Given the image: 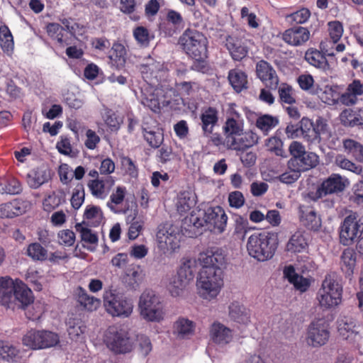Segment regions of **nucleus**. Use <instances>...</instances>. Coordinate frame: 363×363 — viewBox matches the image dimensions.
<instances>
[{
    "mask_svg": "<svg viewBox=\"0 0 363 363\" xmlns=\"http://www.w3.org/2000/svg\"><path fill=\"white\" fill-rule=\"evenodd\" d=\"M33 301L32 291L21 280L0 277V303L14 310L28 306Z\"/></svg>",
    "mask_w": 363,
    "mask_h": 363,
    "instance_id": "1",
    "label": "nucleus"
},
{
    "mask_svg": "<svg viewBox=\"0 0 363 363\" xmlns=\"http://www.w3.org/2000/svg\"><path fill=\"white\" fill-rule=\"evenodd\" d=\"M228 216L219 206L209 207L206 210L193 211L189 216L182 220L184 228L188 226L196 229L205 227L216 233H223L226 227Z\"/></svg>",
    "mask_w": 363,
    "mask_h": 363,
    "instance_id": "2",
    "label": "nucleus"
},
{
    "mask_svg": "<svg viewBox=\"0 0 363 363\" xmlns=\"http://www.w3.org/2000/svg\"><path fill=\"white\" fill-rule=\"evenodd\" d=\"M277 235L269 232L251 235L247 242L248 254L259 262L271 259L277 248Z\"/></svg>",
    "mask_w": 363,
    "mask_h": 363,
    "instance_id": "3",
    "label": "nucleus"
},
{
    "mask_svg": "<svg viewBox=\"0 0 363 363\" xmlns=\"http://www.w3.org/2000/svg\"><path fill=\"white\" fill-rule=\"evenodd\" d=\"M179 45L189 58H201L208 53V40L201 31L186 28L179 38Z\"/></svg>",
    "mask_w": 363,
    "mask_h": 363,
    "instance_id": "4",
    "label": "nucleus"
},
{
    "mask_svg": "<svg viewBox=\"0 0 363 363\" xmlns=\"http://www.w3.org/2000/svg\"><path fill=\"white\" fill-rule=\"evenodd\" d=\"M342 296L341 285L330 274H326L316 296L320 307L324 311L332 309L341 303Z\"/></svg>",
    "mask_w": 363,
    "mask_h": 363,
    "instance_id": "5",
    "label": "nucleus"
},
{
    "mask_svg": "<svg viewBox=\"0 0 363 363\" xmlns=\"http://www.w3.org/2000/svg\"><path fill=\"white\" fill-rule=\"evenodd\" d=\"M199 294L204 298L218 296L223 286V272L221 268L202 269L198 280Z\"/></svg>",
    "mask_w": 363,
    "mask_h": 363,
    "instance_id": "6",
    "label": "nucleus"
},
{
    "mask_svg": "<svg viewBox=\"0 0 363 363\" xmlns=\"http://www.w3.org/2000/svg\"><path fill=\"white\" fill-rule=\"evenodd\" d=\"M138 306L140 315L146 321L159 323L164 319L163 304L154 291H144L140 296Z\"/></svg>",
    "mask_w": 363,
    "mask_h": 363,
    "instance_id": "7",
    "label": "nucleus"
},
{
    "mask_svg": "<svg viewBox=\"0 0 363 363\" xmlns=\"http://www.w3.org/2000/svg\"><path fill=\"white\" fill-rule=\"evenodd\" d=\"M22 342L32 350H42L56 346L60 337L57 333L49 330H31L23 336Z\"/></svg>",
    "mask_w": 363,
    "mask_h": 363,
    "instance_id": "8",
    "label": "nucleus"
},
{
    "mask_svg": "<svg viewBox=\"0 0 363 363\" xmlns=\"http://www.w3.org/2000/svg\"><path fill=\"white\" fill-rule=\"evenodd\" d=\"M363 232V218H358L357 213L347 216L340 227V242L345 246L352 245Z\"/></svg>",
    "mask_w": 363,
    "mask_h": 363,
    "instance_id": "9",
    "label": "nucleus"
},
{
    "mask_svg": "<svg viewBox=\"0 0 363 363\" xmlns=\"http://www.w3.org/2000/svg\"><path fill=\"white\" fill-rule=\"evenodd\" d=\"M301 136L309 143L318 144L321 142L322 136L328 135V125L322 117H318L315 122L303 117L301 120Z\"/></svg>",
    "mask_w": 363,
    "mask_h": 363,
    "instance_id": "10",
    "label": "nucleus"
},
{
    "mask_svg": "<svg viewBox=\"0 0 363 363\" xmlns=\"http://www.w3.org/2000/svg\"><path fill=\"white\" fill-rule=\"evenodd\" d=\"M158 247L164 254L172 253L180 246V233L177 227L166 224L159 228L157 233Z\"/></svg>",
    "mask_w": 363,
    "mask_h": 363,
    "instance_id": "11",
    "label": "nucleus"
},
{
    "mask_svg": "<svg viewBox=\"0 0 363 363\" xmlns=\"http://www.w3.org/2000/svg\"><path fill=\"white\" fill-rule=\"evenodd\" d=\"M328 323L323 319L312 321L308 328L306 341L313 347L324 345L329 339Z\"/></svg>",
    "mask_w": 363,
    "mask_h": 363,
    "instance_id": "12",
    "label": "nucleus"
},
{
    "mask_svg": "<svg viewBox=\"0 0 363 363\" xmlns=\"http://www.w3.org/2000/svg\"><path fill=\"white\" fill-rule=\"evenodd\" d=\"M198 261L202 269L221 268L226 263V255L222 248L211 247L199 253Z\"/></svg>",
    "mask_w": 363,
    "mask_h": 363,
    "instance_id": "13",
    "label": "nucleus"
},
{
    "mask_svg": "<svg viewBox=\"0 0 363 363\" xmlns=\"http://www.w3.org/2000/svg\"><path fill=\"white\" fill-rule=\"evenodd\" d=\"M184 26V20L182 14L173 9H169L164 21L159 24V30L165 36L172 37L180 32Z\"/></svg>",
    "mask_w": 363,
    "mask_h": 363,
    "instance_id": "14",
    "label": "nucleus"
},
{
    "mask_svg": "<svg viewBox=\"0 0 363 363\" xmlns=\"http://www.w3.org/2000/svg\"><path fill=\"white\" fill-rule=\"evenodd\" d=\"M256 74L266 88L272 90L277 89L279 78L276 70L268 62L262 60L257 62Z\"/></svg>",
    "mask_w": 363,
    "mask_h": 363,
    "instance_id": "15",
    "label": "nucleus"
},
{
    "mask_svg": "<svg viewBox=\"0 0 363 363\" xmlns=\"http://www.w3.org/2000/svg\"><path fill=\"white\" fill-rule=\"evenodd\" d=\"M223 130L225 136H226L228 146L231 140L241 135L244 130V120L242 116L235 110L228 112Z\"/></svg>",
    "mask_w": 363,
    "mask_h": 363,
    "instance_id": "16",
    "label": "nucleus"
},
{
    "mask_svg": "<svg viewBox=\"0 0 363 363\" xmlns=\"http://www.w3.org/2000/svg\"><path fill=\"white\" fill-rule=\"evenodd\" d=\"M134 347V340L130 333L128 323H123L116 328L115 331V354H126L130 352Z\"/></svg>",
    "mask_w": 363,
    "mask_h": 363,
    "instance_id": "17",
    "label": "nucleus"
},
{
    "mask_svg": "<svg viewBox=\"0 0 363 363\" xmlns=\"http://www.w3.org/2000/svg\"><path fill=\"white\" fill-rule=\"evenodd\" d=\"M345 188V184L342 177L337 174H332L317 189L315 199L322 198L328 194L341 192Z\"/></svg>",
    "mask_w": 363,
    "mask_h": 363,
    "instance_id": "18",
    "label": "nucleus"
},
{
    "mask_svg": "<svg viewBox=\"0 0 363 363\" xmlns=\"http://www.w3.org/2000/svg\"><path fill=\"white\" fill-rule=\"evenodd\" d=\"M337 331L345 340H352L359 333L361 325L352 315H340L337 319Z\"/></svg>",
    "mask_w": 363,
    "mask_h": 363,
    "instance_id": "19",
    "label": "nucleus"
},
{
    "mask_svg": "<svg viewBox=\"0 0 363 363\" xmlns=\"http://www.w3.org/2000/svg\"><path fill=\"white\" fill-rule=\"evenodd\" d=\"M200 120L203 135L208 137L218 124L219 111L217 108L213 106L203 108L200 114Z\"/></svg>",
    "mask_w": 363,
    "mask_h": 363,
    "instance_id": "20",
    "label": "nucleus"
},
{
    "mask_svg": "<svg viewBox=\"0 0 363 363\" xmlns=\"http://www.w3.org/2000/svg\"><path fill=\"white\" fill-rule=\"evenodd\" d=\"M301 223L309 230L318 231L321 227L320 217L317 214L314 208L308 206H300Z\"/></svg>",
    "mask_w": 363,
    "mask_h": 363,
    "instance_id": "21",
    "label": "nucleus"
},
{
    "mask_svg": "<svg viewBox=\"0 0 363 363\" xmlns=\"http://www.w3.org/2000/svg\"><path fill=\"white\" fill-rule=\"evenodd\" d=\"M309 30L303 27H294L286 30L282 34L283 40L293 46H299L308 40Z\"/></svg>",
    "mask_w": 363,
    "mask_h": 363,
    "instance_id": "22",
    "label": "nucleus"
},
{
    "mask_svg": "<svg viewBox=\"0 0 363 363\" xmlns=\"http://www.w3.org/2000/svg\"><path fill=\"white\" fill-rule=\"evenodd\" d=\"M225 48L235 61H241L248 54V48L242 40L235 36L228 35L225 38Z\"/></svg>",
    "mask_w": 363,
    "mask_h": 363,
    "instance_id": "23",
    "label": "nucleus"
},
{
    "mask_svg": "<svg viewBox=\"0 0 363 363\" xmlns=\"http://www.w3.org/2000/svg\"><path fill=\"white\" fill-rule=\"evenodd\" d=\"M144 274L139 266L131 265L128 267L121 279L123 285L128 289L136 290L143 281Z\"/></svg>",
    "mask_w": 363,
    "mask_h": 363,
    "instance_id": "24",
    "label": "nucleus"
},
{
    "mask_svg": "<svg viewBox=\"0 0 363 363\" xmlns=\"http://www.w3.org/2000/svg\"><path fill=\"white\" fill-rule=\"evenodd\" d=\"M258 140L257 134L252 130L242 132L241 135L230 140L227 148L234 150H244L256 145Z\"/></svg>",
    "mask_w": 363,
    "mask_h": 363,
    "instance_id": "25",
    "label": "nucleus"
},
{
    "mask_svg": "<svg viewBox=\"0 0 363 363\" xmlns=\"http://www.w3.org/2000/svg\"><path fill=\"white\" fill-rule=\"evenodd\" d=\"M194 263V260L186 259L181 265L177 272V280L174 281L177 288L182 289L193 280L196 267Z\"/></svg>",
    "mask_w": 363,
    "mask_h": 363,
    "instance_id": "26",
    "label": "nucleus"
},
{
    "mask_svg": "<svg viewBox=\"0 0 363 363\" xmlns=\"http://www.w3.org/2000/svg\"><path fill=\"white\" fill-rule=\"evenodd\" d=\"M318 162V156L311 152H305L300 157L289 160V166L297 169L301 172L315 167Z\"/></svg>",
    "mask_w": 363,
    "mask_h": 363,
    "instance_id": "27",
    "label": "nucleus"
},
{
    "mask_svg": "<svg viewBox=\"0 0 363 363\" xmlns=\"http://www.w3.org/2000/svg\"><path fill=\"white\" fill-rule=\"evenodd\" d=\"M210 335L213 342L218 345H226L233 339L232 330L218 322L212 324Z\"/></svg>",
    "mask_w": 363,
    "mask_h": 363,
    "instance_id": "28",
    "label": "nucleus"
},
{
    "mask_svg": "<svg viewBox=\"0 0 363 363\" xmlns=\"http://www.w3.org/2000/svg\"><path fill=\"white\" fill-rule=\"evenodd\" d=\"M340 119L346 127H354L363 125V108H346L343 110Z\"/></svg>",
    "mask_w": 363,
    "mask_h": 363,
    "instance_id": "29",
    "label": "nucleus"
},
{
    "mask_svg": "<svg viewBox=\"0 0 363 363\" xmlns=\"http://www.w3.org/2000/svg\"><path fill=\"white\" fill-rule=\"evenodd\" d=\"M230 318L240 325H247L250 322V313L248 309L238 302L232 303L228 307Z\"/></svg>",
    "mask_w": 363,
    "mask_h": 363,
    "instance_id": "30",
    "label": "nucleus"
},
{
    "mask_svg": "<svg viewBox=\"0 0 363 363\" xmlns=\"http://www.w3.org/2000/svg\"><path fill=\"white\" fill-rule=\"evenodd\" d=\"M305 60L316 68L325 71L329 64L325 54L315 48H309L305 53Z\"/></svg>",
    "mask_w": 363,
    "mask_h": 363,
    "instance_id": "31",
    "label": "nucleus"
},
{
    "mask_svg": "<svg viewBox=\"0 0 363 363\" xmlns=\"http://www.w3.org/2000/svg\"><path fill=\"white\" fill-rule=\"evenodd\" d=\"M228 79L237 93L247 89V76L243 71L238 69H230L228 72Z\"/></svg>",
    "mask_w": 363,
    "mask_h": 363,
    "instance_id": "32",
    "label": "nucleus"
},
{
    "mask_svg": "<svg viewBox=\"0 0 363 363\" xmlns=\"http://www.w3.org/2000/svg\"><path fill=\"white\" fill-rule=\"evenodd\" d=\"M196 324L194 321L179 317L174 323V333L180 338H186L194 333Z\"/></svg>",
    "mask_w": 363,
    "mask_h": 363,
    "instance_id": "33",
    "label": "nucleus"
},
{
    "mask_svg": "<svg viewBox=\"0 0 363 363\" xmlns=\"http://www.w3.org/2000/svg\"><path fill=\"white\" fill-rule=\"evenodd\" d=\"M308 247V240L303 232L296 231L286 244L288 252L297 253L305 251Z\"/></svg>",
    "mask_w": 363,
    "mask_h": 363,
    "instance_id": "34",
    "label": "nucleus"
},
{
    "mask_svg": "<svg viewBox=\"0 0 363 363\" xmlns=\"http://www.w3.org/2000/svg\"><path fill=\"white\" fill-rule=\"evenodd\" d=\"M77 295L79 303L87 311H95L101 304L99 299L89 295L82 287L79 286L77 289Z\"/></svg>",
    "mask_w": 363,
    "mask_h": 363,
    "instance_id": "35",
    "label": "nucleus"
},
{
    "mask_svg": "<svg viewBox=\"0 0 363 363\" xmlns=\"http://www.w3.org/2000/svg\"><path fill=\"white\" fill-rule=\"evenodd\" d=\"M195 205L192 194L187 191H182L177 196L176 202L177 211L180 215L187 213Z\"/></svg>",
    "mask_w": 363,
    "mask_h": 363,
    "instance_id": "36",
    "label": "nucleus"
},
{
    "mask_svg": "<svg viewBox=\"0 0 363 363\" xmlns=\"http://www.w3.org/2000/svg\"><path fill=\"white\" fill-rule=\"evenodd\" d=\"M133 304L131 299L115 294V316L127 318L133 312Z\"/></svg>",
    "mask_w": 363,
    "mask_h": 363,
    "instance_id": "37",
    "label": "nucleus"
},
{
    "mask_svg": "<svg viewBox=\"0 0 363 363\" xmlns=\"http://www.w3.org/2000/svg\"><path fill=\"white\" fill-rule=\"evenodd\" d=\"M23 190L21 182L14 177H7L0 179V194L16 195Z\"/></svg>",
    "mask_w": 363,
    "mask_h": 363,
    "instance_id": "38",
    "label": "nucleus"
},
{
    "mask_svg": "<svg viewBox=\"0 0 363 363\" xmlns=\"http://www.w3.org/2000/svg\"><path fill=\"white\" fill-rule=\"evenodd\" d=\"M120 171L124 176L131 179H136L138 177V167L135 161L127 156L120 157Z\"/></svg>",
    "mask_w": 363,
    "mask_h": 363,
    "instance_id": "39",
    "label": "nucleus"
},
{
    "mask_svg": "<svg viewBox=\"0 0 363 363\" xmlns=\"http://www.w3.org/2000/svg\"><path fill=\"white\" fill-rule=\"evenodd\" d=\"M87 186L91 194L94 197L101 199H106L111 189V185H108L104 181L99 179L90 180Z\"/></svg>",
    "mask_w": 363,
    "mask_h": 363,
    "instance_id": "40",
    "label": "nucleus"
},
{
    "mask_svg": "<svg viewBox=\"0 0 363 363\" xmlns=\"http://www.w3.org/2000/svg\"><path fill=\"white\" fill-rule=\"evenodd\" d=\"M279 124V119L276 116L265 114L259 116L256 120V126L264 135L274 128Z\"/></svg>",
    "mask_w": 363,
    "mask_h": 363,
    "instance_id": "41",
    "label": "nucleus"
},
{
    "mask_svg": "<svg viewBox=\"0 0 363 363\" xmlns=\"http://www.w3.org/2000/svg\"><path fill=\"white\" fill-rule=\"evenodd\" d=\"M279 94V101L281 104L293 105L296 104V100L294 91L291 85L287 83L279 84L277 89Z\"/></svg>",
    "mask_w": 363,
    "mask_h": 363,
    "instance_id": "42",
    "label": "nucleus"
},
{
    "mask_svg": "<svg viewBox=\"0 0 363 363\" xmlns=\"http://www.w3.org/2000/svg\"><path fill=\"white\" fill-rule=\"evenodd\" d=\"M343 147L348 155H352L357 162H363V145L352 139L343 140Z\"/></svg>",
    "mask_w": 363,
    "mask_h": 363,
    "instance_id": "43",
    "label": "nucleus"
},
{
    "mask_svg": "<svg viewBox=\"0 0 363 363\" xmlns=\"http://www.w3.org/2000/svg\"><path fill=\"white\" fill-rule=\"evenodd\" d=\"M102 220L101 208L96 206H87L84 213L83 223H87L94 226L99 225Z\"/></svg>",
    "mask_w": 363,
    "mask_h": 363,
    "instance_id": "44",
    "label": "nucleus"
},
{
    "mask_svg": "<svg viewBox=\"0 0 363 363\" xmlns=\"http://www.w3.org/2000/svg\"><path fill=\"white\" fill-rule=\"evenodd\" d=\"M0 45L4 52L11 53L13 49L14 43L13 35L8 26H0Z\"/></svg>",
    "mask_w": 363,
    "mask_h": 363,
    "instance_id": "45",
    "label": "nucleus"
},
{
    "mask_svg": "<svg viewBox=\"0 0 363 363\" xmlns=\"http://www.w3.org/2000/svg\"><path fill=\"white\" fill-rule=\"evenodd\" d=\"M48 180L45 171L41 169H33L28 174V184L33 189L38 188Z\"/></svg>",
    "mask_w": 363,
    "mask_h": 363,
    "instance_id": "46",
    "label": "nucleus"
},
{
    "mask_svg": "<svg viewBox=\"0 0 363 363\" xmlns=\"http://www.w3.org/2000/svg\"><path fill=\"white\" fill-rule=\"evenodd\" d=\"M342 262V270H345L348 274L353 273V269L356 264V253L351 248L345 249L341 255Z\"/></svg>",
    "mask_w": 363,
    "mask_h": 363,
    "instance_id": "47",
    "label": "nucleus"
},
{
    "mask_svg": "<svg viewBox=\"0 0 363 363\" xmlns=\"http://www.w3.org/2000/svg\"><path fill=\"white\" fill-rule=\"evenodd\" d=\"M265 146L269 151L274 153L277 156H285V151L283 149V142L278 135V130L274 136L265 140Z\"/></svg>",
    "mask_w": 363,
    "mask_h": 363,
    "instance_id": "48",
    "label": "nucleus"
},
{
    "mask_svg": "<svg viewBox=\"0 0 363 363\" xmlns=\"http://www.w3.org/2000/svg\"><path fill=\"white\" fill-rule=\"evenodd\" d=\"M64 28L56 23H48L46 26V31L48 35L54 40H56L61 46L69 45V43L63 39L62 30Z\"/></svg>",
    "mask_w": 363,
    "mask_h": 363,
    "instance_id": "49",
    "label": "nucleus"
},
{
    "mask_svg": "<svg viewBox=\"0 0 363 363\" xmlns=\"http://www.w3.org/2000/svg\"><path fill=\"white\" fill-rule=\"evenodd\" d=\"M234 227V235L242 240L245 239L247 233L250 230L247 219L241 216H236Z\"/></svg>",
    "mask_w": 363,
    "mask_h": 363,
    "instance_id": "50",
    "label": "nucleus"
},
{
    "mask_svg": "<svg viewBox=\"0 0 363 363\" xmlns=\"http://www.w3.org/2000/svg\"><path fill=\"white\" fill-rule=\"evenodd\" d=\"M27 255L34 260H45L48 257V251L38 242L31 243L28 246Z\"/></svg>",
    "mask_w": 363,
    "mask_h": 363,
    "instance_id": "51",
    "label": "nucleus"
},
{
    "mask_svg": "<svg viewBox=\"0 0 363 363\" xmlns=\"http://www.w3.org/2000/svg\"><path fill=\"white\" fill-rule=\"evenodd\" d=\"M335 164L340 168L350 171L357 174H360L362 172L361 165L356 164L343 155H337L335 157Z\"/></svg>",
    "mask_w": 363,
    "mask_h": 363,
    "instance_id": "52",
    "label": "nucleus"
},
{
    "mask_svg": "<svg viewBox=\"0 0 363 363\" xmlns=\"http://www.w3.org/2000/svg\"><path fill=\"white\" fill-rule=\"evenodd\" d=\"M18 350L8 342H0V357L8 362L15 361Z\"/></svg>",
    "mask_w": 363,
    "mask_h": 363,
    "instance_id": "53",
    "label": "nucleus"
},
{
    "mask_svg": "<svg viewBox=\"0 0 363 363\" xmlns=\"http://www.w3.org/2000/svg\"><path fill=\"white\" fill-rule=\"evenodd\" d=\"M84 187L82 183H78L73 189L71 204L74 209H79L84 201Z\"/></svg>",
    "mask_w": 363,
    "mask_h": 363,
    "instance_id": "54",
    "label": "nucleus"
},
{
    "mask_svg": "<svg viewBox=\"0 0 363 363\" xmlns=\"http://www.w3.org/2000/svg\"><path fill=\"white\" fill-rule=\"evenodd\" d=\"M137 345L139 353L143 356H147L152 350V344L150 337L145 335H137Z\"/></svg>",
    "mask_w": 363,
    "mask_h": 363,
    "instance_id": "55",
    "label": "nucleus"
},
{
    "mask_svg": "<svg viewBox=\"0 0 363 363\" xmlns=\"http://www.w3.org/2000/svg\"><path fill=\"white\" fill-rule=\"evenodd\" d=\"M310 16L311 11L309 9L306 8H302L298 11L289 15L287 18L291 23L303 24L308 20Z\"/></svg>",
    "mask_w": 363,
    "mask_h": 363,
    "instance_id": "56",
    "label": "nucleus"
},
{
    "mask_svg": "<svg viewBox=\"0 0 363 363\" xmlns=\"http://www.w3.org/2000/svg\"><path fill=\"white\" fill-rule=\"evenodd\" d=\"M328 33L330 38L334 43H337L343 33L342 24L337 21L328 23Z\"/></svg>",
    "mask_w": 363,
    "mask_h": 363,
    "instance_id": "57",
    "label": "nucleus"
},
{
    "mask_svg": "<svg viewBox=\"0 0 363 363\" xmlns=\"http://www.w3.org/2000/svg\"><path fill=\"white\" fill-rule=\"evenodd\" d=\"M143 135L145 140L152 147H160L163 141V135L155 131H147L143 128Z\"/></svg>",
    "mask_w": 363,
    "mask_h": 363,
    "instance_id": "58",
    "label": "nucleus"
},
{
    "mask_svg": "<svg viewBox=\"0 0 363 363\" xmlns=\"http://www.w3.org/2000/svg\"><path fill=\"white\" fill-rule=\"evenodd\" d=\"M126 62V49L119 43H115V67L123 68Z\"/></svg>",
    "mask_w": 363,
    "mask_h": 363,
    "instance_id": "59",
    "label": "nucleus"
},
{
    "mask_svg": "<svg viewBox=\"0 0 363 363\" xmlns=\"http://www.w3.org/2000/svg\"><path fill=\"white\" fill-rule=\"evenodd\" d=\"M301 176V172L297 169L292 168L288 164V169L279 175V179L282 183L287 184L295 182Z\"/></svg>",
    "mask_w": 363,
    "mask_h": 363,
    "instance_id": "60",
    "label": "nucleus"
},
{
    "mask_svg": "<svg viewBox=\"0 0 363 363\" xmlns=\"http://www.w3.org/2000/svg\"><path fill=\"white\" fill-rule=\"evenodd\" d=\"M133 36L136 41L143 45L149 43V31L144 26H138L133 30Z\"/></svg>",
    "mask_w": 363,
    "mask_h": 363,
    "instance_id": "61",
    "label": "nucleus"
},
{
    "mask_svg": "<svg viewBox=\"0 0 363 363\" xmlns=\"http://www.w3.org/2000/svg\"><path fill=\"white\" fill-rule=\"evenodd\" d=\"M58 242L60 245L72 246L75 241V234L70 230H60L57 234Z\"/></svg>",
    "mask_w": 363,
    "mask_h": 363,
    "instance_id": "62",
    "label": "nucleus"
},
{
    "mask_svg": "<svg viewBox=\"0 0 363 363\" xmlns=\"http://www.w3.org/2000/svg\"><path fill=\"white\" fill-rule=\"evenodd\" d=\"M68 329L67 332L69 336L72 340H77L84 332L86 330V327L82 324L80 322L74 323L72 325V322H68Z\"/></svg>",
    "mask_w": 363,
    "mask_h": 363,
    "instance_id": "63",
    "label": "nucleus"
},
{
    "mask_svg": "<svg viewBox=\"0 0 363 363\" xmlns=\"http://www.w3.org/2000/svg\"><path fill=\"white\" fill-rule=\"evenodd\" d=\"M228 202L231 207L240 208L243 206L245 199L243 194L239 191H232L228 195Z\"/></svg>",
    "mask_w": 363,
    "mask_h": 363,
    "instance_id": "64",
    "label": "nucleus"
}]
</instances>
